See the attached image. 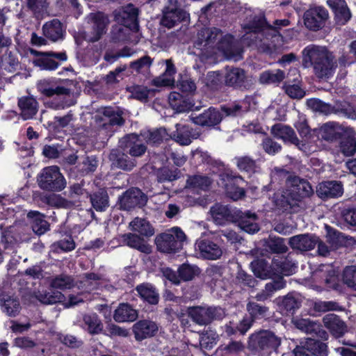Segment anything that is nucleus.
Returning a JSON list of instances; mask_svg holds the SVG:
<instances>
[{
    "label": "nucleus",
    "instance_id": "nucleus-1",
    "mask_svg": "<svg viewBox=\"0 0 356 356\" xmlns=\"http://www.w3.org/2000/svg\"><path fill=\"white\" fill-rule=\"evenodd\" d=\"M194 47L207 56L216 54L218 50L229 60L237 61L242 57L243 49L238 42L234 41L230 35L222 36V32L216 28L201 29L197 33Z\"/></svg>",
    "mask_w": 356,
    "mask_h": 356
},
{
    "label": "nucleus",
    "instance_id": "nucleus-2",
    "mask_svg": "<svg viewBox=\"0 0 356 356\" xmlns=\"http://www.w3.org/2000/svg\"><path fill=\"white\" fill-rule=\"evenodd\" d=\"M271 178L273 181H285V189L275 197L276 204L284 210L293 208L297 205L298 202L311 196L314 193L312 186L307 180L291 175L284 170L275 169L272 172Z\"/></svg>",
    "mask_w": 356,
    "mask_h": 356
},
{
    "label": "nucleus",
    "instance_id": "nucleus-3",
    "mask_svg": "<svg viewBox=\"0 0 356 356\" xmlns=\"http://www.w3.org/2000/svg\"><path fill=\"white\" fill-rule=\"evenodd\" d=\"M303 60L313 65L314 74L319 79H328L336 67L332 54L323 47L309 45L302 51Z\"/></svg>",
    "mask_w": 356,
    "mask_h": 356
},
{
    "label": "nucleus",
    "instance_id": "nucleus-4",
    "mask_svg": "<svg viewBox=\"0 0 356 356\" xmlns=\"http://www.w3.org/2000/svg\"><path fill=\"white\" fill-rule=\"evenodd\" d=\"M186 240V236L183 230L180 227H174L156 236L155 243L159 251L171 253L181 250Z\"/></svg>",
    "mask_w": 356,
    "mask_h": 356
},
{
    "label": "nucleus",
    "instance_id": "nucleus-5",
    "mask_svg": "<svg viewBox=\"0 0 356 356\" xmlns=\"http://www.w3.org/2000/svg\"><path fill=\"white\" fill-rule=\"evenodd\" d=\"M87 30L84 38L90 42L98 41L107 31L110 23L108 17L103 13H92L86 17Z\"/></svg>",
    "mask_w": 356,
    "mask_h": 356
},
{
    "label": "nucleus",
    "instance_id": "nucleus-6",
    "mask_svg": "<svg viewBox=\"0 0 356 356\" xmlns=\"http://www.w3.org/2000/svg\"><path fill=\"white\" fill-rule=\"evenodd\" d=\"M40 188L48 191H60L65 188L66 182L58 167L44 168L38 177Z\"/></svg>",
    "mask_w": 356,
    "mask_h": 356
},
{
    "label": "nucleus",
    "instance_id": "nucleus-7",
    "mask_svg": "<svg viewBox=\"0 0 356 356\" xmlns=\"http://www.w3.org/2000/svg\"><path fill=\"white\" fill-rule=\"evenodd\" d=\"M187 313L191 319L200 326H206L212 321L220 320L225 316L224 310L218 307H190L187 309Z\"/></svg>",
    "mask_w": 356,
    "mask_h": 356
},
{
    "label": "nucleus",
    "instance_id": "nucleus-8",
    "mask_svg": "<svg viewBox=\"0 0 356 356\" xmlns=\"http://www.w3.org/2000/svg\"><path fill=\"white\" fill-rule=\"evenodd\" d=\"M328 19V10L325 8L318 5L309 6L303 15L305 26L312 31H317L323 29Z\"/></svg>",
    "mask_w": 356,
    "mask_h": 356
},
{
    "label": "nucleus",
    "instance_id": "nucleus-9",
    "mask_svg": "<svg viewBox=\"0 0 356 356\" xmlns=\"http://www.w3.org/2000/svg\"><path fill=\"white\" fill-rule=\"evenodd\" d=\"M185 0H168L163 7V16L161 24L168 28H172L178 22L183 20L186 17V13L183 10Z\"/></svg>",
    "mask_w": 356,
    "mask_h": 356
},
{
    "label": "nucleus",
    "instance_id": "nucleus-10",
    "mask_svg": "<svg viewBox=\"0 0 356 356\" xmlns=\"http://www.w3.org/2000/svg\"><path fill=\"white\" fill-rule=\"evenodd\" d=\"M290 22L287 19H276L273 22V25L266 26V39L262 42L263 45L266 47L264 51L268 53H272L276 50L282 42V36L280 33V30L288 26Z\"/></svg>",
    "mask_w": 356,
    "mask_h": 356
},
{
    "label": "nucleus",
    "instance_id": "nucleus-11",
    "mask_svg": "<svg viewBox=\"0 0 356 356\" xmlns=\"http://www.w3.org/2000/svg\"><path fill=\"white\" fill-rule=\"evenodd\" d=\"M343 104H337V106H331L318 99H309L307 101V105L314 111L327 115L332 112L341 113L348 118H353L354 109L348 104L343 102Z\"/></svg>",
    "mask_w": 356,
    "mask_h": 356
},
{
    "label": "nucleus",
    "instance_id": "nucleus-12",
    "mask_svg": "<svg viewBox=\"0 0 356 356\" xmlns=\"http://www.w3.org/2000/svg\"><path fill=\"white\" fill-rule=\"evenodd\" d=\"M95 120L99 127L105 129L114 125L121 126L124 122L120 112L111 107L99 108L95 115Z\"/></svg>",
    "mask_w": 356,
    "mask_h": 356
},
{
    "label": "nucleus",
    "instance_id": "nucleus-13",
    "mask_svg": "<svg viewBox=\"0 0 356 356\" xmlns=\"http://www.w3.org/2000/svg\"><path fill=\"white\" fill-rule=\"evenodd\" d=\"M225 82L227 86L236 88L249 90L253 85L245 72L238 67H227L225 75Z\"/></svg>",
    "mask_w": 356,
    "mask_h": 356
},
{
    "label": "nucleus",
    "instance_id": "nucleus-14",
    "mask_svg": "<svg viewBox=\"0 0 356 356\" xmlns=\"http://www.w3.org/2000/svg\"><path fill=\"white\" fill-rule=\"evenodd\" d=\"M140 136L135 134L123 137L120 141V147L132 157L142 156L147 150V147L143 143Z\"/></svg>",
    "mask_w": 356,
    "mask_h": 356
},
{
    "label": "nucleus",
    "instance_id": "nucleus-15",
    "mask_svg": "<svg viewBox=\"0 0 356 356\" xmlns=\"http://www.w3.org/2000/svg\"><path fill=\"white\" fill-rule=\"evenodd\" d=\"M121 209L129 211L136 207L143 206L147 197L138 188H132L127 191L119 199Z\"/></svg>",
    "mask_w": 356,
    "mask_h": 356
},
{
    "label": "nucleus",
    "instance_id": "nucleus-16",
    "mask_svg": "<svg viewBox=\"0 0 356 356\" xmlns=\"http://www.w3.org/2000/svg\"><path fill=\"white\" fill-rule=\"evenodd\" d=\"M291 322L297 329L306 334L322 339L327 338V332L322 328L321 325L316 321H312L309 318L296 317L292 319Z\"/></svg>",
    "mask_w": 356,
    "mask_h": 356
},
{
    "label": "nucleus",
    "instance_id": "nucleus-17",
    "mask_svg": "<svg viewBox=\"0 0 356 356\" xmlns=\"http://www.w3.org/2000/svg\"><path fill=\"white\" fill-rule=\"evenodd\" d=\"M289 76H293V81H298L300 77L298 69H290L287 75L281 70H267L260 74L259 81L262 84H278Z\"/></svg>",
    "mask_w": 356,
    "mask_h": 356
},
{
    "label": "nucleus",
    "instance_id": "nucleus-18",
    "mask_svg": "<svg viewBox=\"0 0 356 356\" xmlns=\"http://www.w3.org/2000/svg\"><path fill=\"white\" fill-rule=\"evenodd\" d=\"M254 345L261 350H275L281 343L280 338L270 331L262 330L251 337Z\"/></svg>",
    "mask_w": 356,
    "mask_h": 356
},
{
    "label": "nucleus",
    "instance_id": "nucleus-19",
    "mask_svg": "<svg viewBox=\"0 0 356 356\" xmlns=\"http://www.w3.org/2000/svg\"><path fill=\"white\" fill-rule=\"evenodd\" d=\"M195 250L200 255L206 259L216 260L222 254L221 248L212 241L207 238H200L195 243Z\"/></svg>",
    "mask_w": 356,
    "mask_h": 356
},
{
    "label": "nucleus",
    "instance_id": "nucleus-20",
    "mask_svg": "<svg viewBox=\"0 0 356 356\" xmlns=\"http://www.w3.org/2000/svg\"><path fill=\"white\" fill-rule=\"evenodd\" d=\"M158 330L157 324L149 320H140L134 324L132 327L134 337L136 341H139L154 337Z\"/></svg>",
    "mask_w": 356,
    "mask_h": 356
},
{
    "label": "nucleus",
    "instance_id": "nucleus-21",
    "mask_svg": "<svg viewBox=\"0 0 356 356\" xmlns=\"http://www.w3.org/2000/svg\"><path fill=\"white\" fill-rule=\"evenodd\" d=\"M271 134L276 138L286 143H290L302 150L304 144H300L294 130L289 126L283 124H276L271 127Z\"/></svg>",
    "mask_w": 356,
    "mask_h": 356
},
{
    "label": "nucleus",
    "instance_id": "nucleus-22",
    "mask_svg": "<svg viewBox=\"0 0 356 356\" xmlns=\"http://www.w3.org/2000/svg\"><path fill=\"white\" fill-rule=\"evenodd\" d=\"M343 193V185L337 181H324L318 184L316 193L321 199L336 198Z\"/></svg>",
    "mask_w": 356,
    "mask_h": 356
},
{
    "label": "nucleus",
    "instance_id": "nucleus-23",
    "mask_svg": "<svg viewBox=\"0 0 356 356\" xmlns=\"http://www.w3.org/2000/svg\"><path fill=\"white\" fill-rule=\"evenodd\" d=\"M318 243V238L312 234H299L289 238V244L292 249L309 251L314 249Z\"/></svg>",
    "mask_w": 356,
    "mask_h": 356
},
{
    "label": "nucleus",
    "instance_id": "nucleus-24",
    "mask_svg": "<svg viewBox=\"0 0 356 356\" xmlns=\"http://www.w3.org/2000/svg\"><path fill=\"white\" fill-rule=\"evenodd\" d=\"M234 215L237 217L239 227L249 234H254L259 229L257 223V216L254 213L250 211L243 212L236 211Z\"/></svg>",
    "mask_w": 356,
    "mask_h": 356
},
{
    "label": "nucleus",
    "instance_id": "nucleus-25",
    "mask_svg": "<svg viewBox=\"0 0 356 356\" xmlns=\"http://www.w3.org/2000/svg\"><path fill=\"white\" fill-rule=\"evenodd\" d=\"M0 308L8 316L15 317L19 314L22 307L17 297L0 293Z\"/></svg>",
    "mask_w": 356,
    "mask_h": 356
},
{
    "label": "nucleus",
    "instance_id": "nucleus-26",
    "mask_svg": "<svg viewBox=\"0 0 356 356\" xmlns=\"http://www.w3.org/2000/svg\"><path fill=\"white\" fill-rule=\"evenodd\" d=\"M222 118L220 112L213 108H209L199 115H191V116L193 123L201 126H214L219 124Z\"/></svg>",
    "mask_w": 356,
    "mask_h": 356
},
{
    "label": "nucleus",
    "instance_id": "nucleus-27",
    "mask_svg": "<svg viewBox=\"0 0 356 356\" xmlns=\"http://www.w3.org/2000/svg\"><path fill=\"white\" fill-rule=\"evenodd\" d=\"M33 297L44 305H53L65 300V297L61 292L44 289L35 291Z\"/></svg>",
    "mask_w": 356,
    "mask_h": 356
},
{
    "label": "nucleus",
    "instance_id": "nucleus-28",
    "mask_svg": "<svg viewBox=\"0 0 356 356\" xmlns=\"http://www.w3.org/2000/svg\"><path fill=\"white\" fill-rule=\"evenodd\" d=\"M327 3L335 13L338 24L344 25L351 17V13L344 0H327Z\"/></svg>",
    "mask_w": 356,
    "mask_h": 356
},
{
    "label": "nucleus",
    "instance_id": "nucleus-29",
    "mask_svg": "<svg viewBox=\"0 0 356 356\" xmlns=\"http://www.w3.org/2000/svg\"><path fill=\"white\" fill-rule=\"evenodd\" d=\"M44 35L53 42L63 38L65 30L63 24L58 19L46 22L42 26Z\"/></svg>",
    "mask_w": 356,
    "mask_h": 356
},
{
    "label": "nucleus",
    "instance_id": "nucleus-30",
    "mask_svg": "<svg viewBox=\"0 0 356 356\" xmlns=\"http://www.w3.org/2000/svg\"><path fill=\"white\" fill-rule=\"evenodd\" d=\"M323 322L324 326L335 337H340L346 332V327L344 323L336 314H326L323 318Z\"/></svg>",
    "mask_w": 356,
    "mask_h": 356
},
{
    "label": "nucleus",
    "instance_id": "nucleus-31",
    "mask_svg": "<svg viewBox=\"0 0 356 356\" xmlns=\"http://www.w3.org/2000/svg\"><path fill=\"white\" fill-rule=\"evenodd\" d=\"M268 24L266 22L265 17L263 14L254 15L250 18L248 22L243 24V28L248 30V33H253L254 34L263 32L266 36V26ZM249 37L248 34L243 36V40H248Z\"/></svg>",
    "mask_w": 356,
    "mask_h": 356
},
{
    "label": "nucleus",
    "instance_id": "nucleus-32",
    "mask_svg": "<svg viewBox=\"0 0 356 356\" xmlns=\"http://www.w3.org/2000/svg\"><path fill=\"white\" fill-rule=\"evenodd\" d=\"M176 130L170 134V138L181 145H188L191 143L195 136L192 134V129L186 125L176 124Z\"/></svg>",
    "mask_w": 356,
    "mask_h": 356
},
{
    "label": "nucleus",
    "instance_id": "nucleus-33",
    "mask_svg": "<svg viewBox=\"0 0 356 356\" xmlns=\"http://www.w3.org/2000/svg\"><path fill=\"white\" fill-rule=\"evenodd\" d=\"M165 63L166 69L164 73L152 80V84L155 86H170L175 83L174 75L176 73V68L171 59L165 60Z\"/></svg>",
    "mask_w": 356,
    "mask_h": 356
},
{
    "label": "nucleus",
    "instance_id": "nucleus-34",
    "mask_svg": "<svg viewBox=\"0 0 356 356\" xmlns=\"http://www.w3.org/2000/svg\"><path fill=\"white\" fill-rule=\"evenodd\" d=\"M122 241L127 246L138 250L143 253L149 254L152 252V247L143 238L136 234L128 233L124 234Z\"/></svg>",
    "mask_w": 356,
    "mask_h": 356
},
{
    "label": "nucleus",
    "instance_id": "nucleus-35",
    "mask_svg": "<svg viewBox=\"0 0 356 356\" xmlns=\"http://www.w3.org/2000/svg\"><path fill=\"white\" fill-rule=\"evenodd\" d=\"M168 101L172 108L178 113L188 111L194 107L192 102L177 92L170 93Z\"/></svg>",
    "mask_w": 356,
    "mask_h": 356
},
{
    "label": "nucleus",
    "instance_id": "nucleus-36",
    "mask_svg": "<svg viewBox=\"0 0 356 356\" xmlns=\"http://www.w3.org/2000/svg\"><path fill=\"white\" fill-rule=\"evenodd\" d=\"M27 218L31 220L33 231L38 235L44 234L49 229V224L44 219V215L36 211H30Z\"/></svg>",
    "mask_w": 356,
    "mask_h": 356
},
{
    "label": "nucleus",
    "instance_id": "nucleus-37",
    "mask_svg": "<svg viewBox=\"0 0 356 356\" xmlns=\"http://www.w3.org/2000/svg\"><path fill=\"white\" fill-rule=\"evenodd\" d=\"M138 318V312L130 305L120 304L115 310L113 318L119 323L132 322Z\"/></svg>",
    "mask_w": 356,
    "mask_h": 356
},
{
    "label": "nucleus",
    "instance_id": "nucleus-38",
    "mask_svg": "<svg viewBox=\"0 0 356 356\" xmlns=\"http://www.w3.org/2000/svg\"><path fill=\"white\" fill-rule=\"evenodd\" d=\"M272 264L277 270L285 275L292 274L296 268V264L292 260L290 254L284 257H275Z\"/></svg>",
    "mask_w": 356,
    "mask_h": 356
},
{
    "label": "nucleus",
    "instance_id": "nucleus-39",
    "mask_svg": "<svg viewBox=\"0 0 356 356\" xmlns=\"http://www.w3.org/2000/svg\"><path fill=\"white\" fill-rule=\"evenodd\" d=\"M31 54L38 56L33 60V63L41 70H54L58 67V63L52 59L51 56L49 55V52H39L31 50Z\"/></svg>",
    "mask_w": 356,
    "mask_h": 356
},
{
    "label": "nucleus",
    "instance_id": "nucleus-40",
    "mask_svg": "<svg viewBox=\"0 0 356 356\" xmlns=\"http://www.w3.org/2000/svg\"><path fill=\"white\" fill-rule=\"evenodd\" d=\"M19 107L24 120L32 118L38 112V102L31 97H23L19 99Z\"/></svg>",
    "mask_w": 356,
    "mask_h": 356
},
{
    "label": "nucleus",
    "instance_id": "nucleus-41",
    "mask_svg": "<svg viewBox=\"0 0 356 356\" xmlns=\"http://www.w3.org/2000/svg\"><path fill=\"white\" fill-rule=\"evenodd\" d=\"M140 297L152 305H156L159 302V296L156 289L150 284L143 283L136 288Z\"/></svg>",
    "mask_w": 356,
    "mask_h": 356
},
{
    "label": "nucleus",
    "instance_id": "nucleus-42",
    "mask_svg": "<svg viewBox=\"0 0 356 356\" xmlns=\"http://www.w3.org/2000/svg\"><path fill=\"white\" fill-rule=\"evenodd\" d=\"M221 176L222 177V179H225L224 177H226L228 181V183L225 184V187L227 195L230 198L234 200H238L245 195V191L242 188L234 186L232 184L234 179L242 180V177L241 176H232L227 173L222 174Z\"/></svg>",
    "mask_w": 356,
    "mask_h": 356
},
{
    "label": "nucleus",
    "instance_id": "nucleus-43",
    "mask_svg": "<svg viewBox=\"0 0 356 356\" xmlns=\"http://www.w3.org/2000/svg\"><path fill=\"white\" fill-rule=\"evenodd\" d=\"M18 65L17 58L11 51H6L0 58V71L3 74L13 73Z\"/></svg>",
    "mask_w": 356,
    "mask_h": 356
},
{
    "label": "nucleus",
    "instance_id": "nucleus-44",
    "mask_svg": "<svg viewBox=\"0 0 356 356\" xmlns=\"http://www.w3.org/2000/svg\"><path fill=\"white\" fill-rule=\"evenodd\" d=\"M140 136L149 144H159L163 140L170 138V134L165 128L143 131Z\"/></svg>",
    "mask_w": 356,
    "mask_h": 356
},
{
    "label": "nucleus",
    "instance_id": "nucleus-45",
    "mask_svg": "<svg viewBox=\"0 0 356 356\" xmlns=\"http://www.w3.org/2000/svg\"><path fill=\"white\" fill-rule=\"evenodd\" d=\"M131 229L141 236L150 237L154 235V229L150 223L144 218H135L130 223Z\"/></svg>",
    "mask_w": 356,
    "mask_h": 356
},
{
    "label": "nucleus",
    "instance_id": "nucleus-46",
    "mask_svg": "<svg viewBox=\"0 0 356 356\" xmlns=\"http://www.w3.org/2000/svg\"><path fill=\"white\" fill-rule=\"evenodd\" d=\"M38 90L47 97H51L54 95H69L70 90L61 86L52 87L46 80L39 81L38 83Z\"/></svg>",
    "mask_w": 356,
    "mask_h": 356
},
{
    "label": "nucleus",
    "instance_id": "nucleus-47",
    "mask_svg": "<svg viewBox=\"0 0 356 356\" xmlns=\"http://www.w3.org/2000/svg\"><path fill=\"white\" fill-rule=\"evenodd\" d=\"M210 213L217 224H222L224 220H229L232 217L230 209L227 206L219 203L215 204L211 207Z\"/></svg>",
    "mask_w": 356,
    "mask_h": 356
},
{
    "label": "nucleus",
    "instance_id": "nucleus-48",
    "mask_svg": "<svg viewBox=\"0 0 356 356\" xmlns=\"http://www.w3.org/2000/svg\"><path fill=\"white\" fill-rule=\"evenodd\" d=\"M286 81L283 85V89L285 92L292 99H302L305 95V92L297 83L300 81V78L298 81H293V76H289L286 79Z\"/></svg>",
    "mask_w": 356,
    "mask_h": 356
},
{
    "label": "nucleus",
    "instance_id": "nucleus-49",
    "mask_svg": "<svg viewBox=\"0 0 356 356\" xmlns=\"http://www.w3.org/2000/svg\"><path fill=\"white\" fill-rule=\"evenodd\" d=\"M90 202L97 211H104L109 207V198L105 191H99L90 195Z\"/></svg>",
    "mask_w": 356,
    "mask_h": 356
},
{
    "label": "nucleus",
    "instance_id": "nucleus-50",
    "mask_svg": "<svg viewBox=\"0 0 356 356\" xmlns=\"http://www.w3.org/2000/svg\"><path fill=\"white\" fill-rule=\"evenodd\" d=\"M85 327L91 334H97L103 330V324L97 314H86L83 318Z\"/></svg>",
    "mask_w": 356,
    "mask_h": 356
},
{
    "label": "nucleus",
    "instance_id": "nucleus-51",
    "mask_svg": "<svg viewBox=\"0 0 356 356\" xmlns=\"http://www.w3.org/2000/svg\"><path fill=\"white\" fill-rule=\"evenodd\" d=\"M42 202L54 207L68 209L73 207L74 204L59 195L49 194L41 197Z\"/></svg>",
    "mask_w": 356,
    "mask_h": 356
},
{
    "label": "nucleus",
    "instance_id": "nucleus-52",
    "mask_svg": "<svg viewBox=\"0 0 356 356\" xmlns=\"http://www.w3.org/2000/svg\"><path fill=\"white\" fill-rule=\"evenodd\" d=\"M312 354V355L325 356L327 355V346L317 340L308 338L304 346H301Z\"/></svg>",
    "mask_w": 356,
    "mask_h": 356
},
{
    "label": "nucleus",
    "instance_id": "nucleus-53",
    "mask_svg": "<svg viewBox=\"0 0 356 356\" xmlns=\"http://www.w3.org/2000/svg\"><path fill=\"white\" fill-rule=\"evenodd\" d=\"M111 159H116L118 166L124 170H131L136 166V161L130 159L127 154L120 153L115 150L111 152Z\"/></svg>",
    "mask_w": 356,
    "mask_h": 356
},
{
    "label": "nucleus",
    "instance_id": "nucleus-54",
    "mask_svg": "<svg viewBox=\"0 0 356 356\" xmlns=\"http://www.w3.org/2000/svg\"><path fill=\"white\" fill-rule=\"evenodd\" d=\"M75 285L74 279L67 275L61 274L52 278L50 286L53 289L60 290L70 289Z\"/></svg>",
    "mask_w": 356,
    "mask_h": 356
},
{
    "label": "nucleus",
    "instance_id": "nucleus-55",
    "mask_svg": "<svg viewBox=\"0 0 356 356\" xmlns=\"http://www.w3.org/2000/svg\"><path fill=\"white\" fill-rule=\"evenodd\" d=\"M341 127L335 123L329 122L323 125L320 129L321 138L325 140H333L338 138Z\"/></svg>",
    "mask_w": 356,
    "mask_h": 356
},
{
    "label": "nucleus",
    "instance_id": "nucleus-56",
    "mask_svg": "<svg viewBox=\"0 0 356 356\" xmlns=\"http://www.w3.org/2000/svg\"><path fill=\"white\" fill-rule=\"evenodd\" d=\"M211 180L207 177L195 175L186 181V186L193 190L206 191L211 185Z\"/></svg>",
    "mask_w": 356,
    "mask_h": 356
},
{
    "label": "nucleus",
    "instance_id": "nucleus-57",
    "mask_svg": "<svg viewBox=\"0 0 356 356\" xmlns=\"http://www.w3.org/2000/svg\"><path fill=\"white\" fill-rule=\"evenodd\" d=\"M265 243L266 248L273 253L282 254L288 250L282 238L270 236Z\"/></svg>",
    "mask_w": 356,
    "mask_h": 356
},
{
    "label": "nucleus",
    "instance_id": "nucleus-58",
    "mask_svg": "<svg viewBox=\"0 0 356 356\" xmlns=\"http://www.w3.org/2000/svg\"><path fill=\"white\" fill-rule=\"evenodd\" d=\"M236 164L241 171L248 173H254L257 170L256 161L248 156H238L235 158Z\"/></svg>",
    "mask_w": 356,
    "mask_h": 356
},
{
    "label": "nucleus",
    "instance_id": "nucleus-59",
    "mask_svg": "<svg viewBox=\"0 0 356 356\" xmlns=\"http://www.w3.org/2000/svg\"><path fill=\"white\" fill-rule=\"evenodd\" d=\"M179 280L190 281L200 273V269L196 266H192L186 264H182L178 268Z\"/></svg>",
    "mask_w": 356,
    "mask_h": 356
},
{
    "label": "nucleus",
    "instance_id": "nucleus-60",
    "mask_svg": "<svg viewBox=\"0 0 356 356\" xmlns=\"http://www.w3.org/2000/svg\"><path fill=\"white\" fill-rule=\"evenodd\" d=\"M153 59L149 56H144L130 63V67L138 73L145 72L149 70Z\"/></svg>",
    "mask_w": 356,
    "mask_h": 356
},
{
    "label": "nucleus",
    "instance_id": "nucleus-61",
    "mask_svg": "<svg viewBox=\"0 0 356 356\" xmlns=\"http://www.w3.org/2000/svg\"><path fill=\"white\" fill-rule=\"evenodd\" d=\"M339 148L343 155L346 156L353 155L356 151L355 138L353 136L343 138L340 143Z\"/></svg>",
    "mask_w": 356,
    "mask_h": 356
},
{
    "label": "nucleus",
    "instance_id": "nucleus-62",
    "mask_svg": "<svg viewBox=\"0 0 356 356\" xmlns=\"http://www.w3.org/2000/svg\"><path fill=\"white\" fill-rule=\"evenodd\" d=\"M343 281L348 287L356 290V266H347L343 273Z\"/></svg>",
    "mask_w": 356,
    "mask_h": 356
},
{
    "label": "nucleus",
    "instance_id": "nucleus-63",
    "mask_svg": "<svg viewBox=\"0 0 356 356\" xmlns=\"http://www.w3.org/2000/svg\"><path fill=\"white\" fill-rule=\"evenodd\" d=\"M247 310L252 318L264 317L268 311V307L260 305L254 302H249L247 304Z\"/></svg>",
    "mask_w": 356,
    "mask_h": 356
},
{
    "label": "nucleus",
    "instance_id": "nucleus-64",
    "mask_svg": "<svg viewBox=\"0 0 356 356\" xmlns=\"http://www.w3.org/2000/svg\"><path fill=\"white\" fill-rule=\"evenodd\" d=\"M131 97L140 101H146L150 90L145 86H133L128 88Z\"/></svg>",
    "mask_w": 356,
    "mask_h": 356
}]
</instances>
